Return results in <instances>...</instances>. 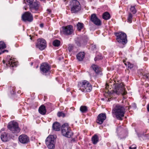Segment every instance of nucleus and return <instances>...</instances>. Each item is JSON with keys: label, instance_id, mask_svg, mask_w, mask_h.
Listing matches in <instances>:
<instances>
[{"label": "nucleus", "instance_id": "nucleus-1", "mask_svg": "<svg viewBox=\"0 0 149 149\" xmlns=\"http://www.w3.org/2000/svg\"><path fill=\"white\" fill-rule=\"evenodd\" d=\"M125 112V109L124 107L118 104L113 109L112 113L113 117L115 116L117 119L122 120Z\"/></svg>", "mask_w": 149, "mask_h": 149}, {"label": "nucleus", "instance_id": "nucleus-2", "mask_svg": "<svg viewBox=\"0 0 149 149\" xmlns=\"http://www.w3.org/2000/svg\"><path fill=\"white\" fill-rule=\"evenodd\" d=\"M79 90L84 93L90 92L92 89V85L87 81L82 80L78 82V84Z\"/></svg>", "mask_w": 149, "mask_h": 149}, {"label": "nucleus", "instance_id": "nucleus-3", "mask_svg": "<svg viewBox=\"0 0 149 149\" xmlns=\"http://www.w3.org/2000/svg\"><path fill=\"white\" fill-rule=\"evenodd\" d=\"M115 35L116 37V40L118 43L123 45H125L127 43V36L125 33L119 32L115 33Z\"/></svg>", "mask_w": 149, "mask_h": 149}, {"label": "nucleus", "instance_id": "nucleus-4", "mask_svg": "<svg viewBox=\"0 0 149 149\" xmlns=\"http://www.w3.org/2000/svg\"><path fill=\"white\" fill-rule=\"evenodd\" d=\"M8 128L13 133L17 134L20 131L18 123L14 121H11L8 123Z\"/></svg>", "mask_w": 149, "mask_h": 149}, {"label": "nucleus", "instance_id": "nucleus-5", "mask_svg": "<svg viewBox=\"0 0 149 149\" xmlns=\"http://www.w3.org/2000/svg\"><path fill=\"white\" fill-rule=\"evenodd\" d=\"M70 6L72 13H76L81 9V5L79 1L77 0L72 1Z\"/></svg>", "mask_w": 149, "mask_h": 149}, {"label": "nucleus", "instance_id": "nucleus-6", "mask_svg": "<svg viewBox=\"0 0 149 149\" xmlns=\"http://www.w3.org/2000/svg\"><path fill=\"white\" fill-rule=\"evenodd\" d=\"M56 139L53 135L49 136L45 140V143L48 148L50 149H54L55 147Z\"/></svg>", "mask_w": 149, "mask_h": 149}, {"label": "nucleus", "instance_id": "nucleus-7", "mask_svg": "<svg viewBox=\"0 0 149 149\" xmlns=\"http://www.w3.org/2000/svg\"><path fill=\"white\" fill-rule=\"evenodd\" d=\"M73 32V27L71 25L62 26V30H61V33L66 36H69L72 34Z\"/></svg>", "mask_w": 149, "mask_h": 149}, {"label": "nucleus", "instance_id": "nucleus-8", "mask_svg": "<svg viewBox=\"0 0 149 149\" xmlns=\"http://www.w3.org/2000/svg\"><path fill=\"white\" fill-rule=\"evenodd\" d=\"M113 91L118 95L121 94L123 95H126L127 93L124 87L121 84L116 85Z\"/></svg>", "mask_w": 149, "mask_h": 149}, {"label": "nucleus", "instance_id": "nucleus-9", "mask_svg": "<svg viewBox=\"0 0 149 149\" xmlns=\"http://www.w3.org/2000/svg\"><path fill=\"white\" fill-rule=\"evenodd\" d=\"M47 44L45 40L42 38L38 39L36 45V47L40 50H44L46 47Z\"/></svg>", "mask_w": 149, "mask_h": 149}, {"label": "nucleus", "instance_id": "nucleus-10", "mask_svg": "<svg viewBox=\"0 0 149 149\" xmlns=\"http://www.w3.org/2000/svg\"><path fill=\"white\" fill-rule=\"evenodd\" d=\"M22 19L24 22H31L33 19V15L29 12H25L22 15Z\"/></svg>", "mask_w": 149, "mask_h": 149}, {"label": "nucleus", "instance_id": "nucleus-11", "mask_svg": "<svg viewBox=\"0 0 149 149\" xmlns=\"http://www.w3.org/2000/svg\"><path fill=\"white\" fill-rule=\"evenodd\" d=\"M6 63L8 66L13 67L16 65L15 61L13 58L8 56L7 57Z\"/></svg>", "mask_w": 149, "mask_h": 149}, {"label": "nucleus", "instance_id": "nucleus-12", "mask_svg": "<svg viewBox=\"0 0 149 149\" xmlns=\"http://www.w3.org/2000/svg\"><path fill=\"white\" fill-rule=\"evenodd\" d=\"M91 21L95 25L100 26L101 24V22L97 17L95 14H93L91 16Z\"/></svg>", "mask_w": 149, "mask_h": 149}, {"label": "nucleus", "instance_id": "nucleus-13", "mask_svg": "<svg viewBox=\"0 0 149 149\" xmlns=\"http://www.w3.org/2000/svg\"><path fill=\"white\" fill-rule=\"evenodd\" d=\"M31 11L33 13H35L37 11L39 7V4L38 2H33L29 6Z\"/></svg>", "mask_w": 149, "mask_h": 149}, {"label": "nucleus", "instance_id": "nucleus-14", "mask_svg": "<svg viewBox=\"0 0 149 149\" xmlns=\"http://www.w3.org/2000/svg\"><path fill=\"white\" fill-rule=\"evenodd\" d=\"M97 123L99 125L102 124L106 118V114L105 113L100 114L97 116Z\"/></svg>", "mask_w": 149, "mask_h": 149}, {"label": "nucleus", "instance_id": "nucleus-15", "mask_svg": "<svg viewBox=\"0 0 149 149\" xmlns=\"http://www.w3.org/2000/svg\"><path fill=\"white\" fill-rule=\"evenodd\" d=\"M19 140L21 143L23 144L27 143L29 141V137L24 134L20 135L19 137Z\"/></svg>", "mask_w": 149, "mask_h": 149}, {"label": "nucleus", "instance_id": "nucleus-16", "mask_svg": "<svg viewBox=\"0 0 149 149\" xmlns=\"http://www.w3.org/2000/svg\"><path fill=\"white\" fill-rule=\"evenodd\" d=\"M50 66L47 63H43L40 66V70L44 73H47L50 69Z\"/></svg>", "mask_w": 149, "mask_h": 149}, {"label": "nucleus", "instance_id": "nucleus-17", "mask_svg": "<svg viewBox=\"0 0 149 149\" xmlns=\"http://www.w3.org/2000/svg\"><path fill=\"white\" fill-rule=\"evenodd\" d=\"M1 138L2 141L6 142L9 140L10 137L8 133L4 132L2 133Z\"/></svg>", "mask_w": 149, "mask_h": 149}, {"label": "nucleus", "instance_id": "nucleus-18", "mask_svg": "<svg viewBox=\"0 0 149 149\" xmlns=\"http://www.w3.org/2000/svg\"><path fill=\"white\" fill-rule=\"evenodd\" d=\"M69 127L67 123H65L62 125L61 127V133L63 136L65 134L68 130H69Z\"/></svg>", "mask_w": 149, "mask_h": 149}, {"label": "nucleus", "instance_id": "nucleus-19", "mask_svg": "<svg viewBox=\"0 0 149 149\" xmlns=\"http://www.w3.org/2000/svg\"><path fill=\"white\" fill-rule=\"evenodd\" d=\"M85 53L84 52H81L78 53L76 55L77 59L79 61H82L85 57Z\"/></svg>", "mask_w": 149, "mask_h": 149}, {"label": "nucleus", "instance_id": "nucleus-20", "mask_svg": "<svg viewBox=\"0 0 149 149\" xmlns=\"http://www.w3.org/2000/svg\"><path fill=\"white\" fill-rule=\"evenodd\" d=\"M61 125L60 124L57 122L54 123L52 125V128L53 130L56 131H59L60 130Z\"/></svg>", "mask_w": 149, "mask_h": 149}, {"label": "nucleus", "instance_id": "nucleus-21", "mask_svg": "<svg viewBox=\"0 0 149 149\" xmlns=\"http://www.w3.org/2000/svg\"><path fill=\"white\" fill-rule=\"evenodd\" d=\"M39 113L42 115H45L46 112L45 107L43 105H41L39 108Z\"/></svg>", "mask_w": 149, "mask_h": 149}, {"label": "nucleus", "instance_id": "nucleus-22", "mask_svg": "<svg viewBox=\"0 0 149 149\" xmlns=\"http://www.w3.org/2000/svg\"><path fill=\"white\" fill-rule=\"evenodd\" d=\"M92 67L97 74L100 73L101 71V68L96 65H92Z\"/></svg>", "mask_w": 149, "mask_h": 149}, {"label": "nucleus", "instance_id": "nucleus-23", "mask_svg": "<svg viewBox=\"0 0 149 149\" xmlns=\"http://www.w3.org/2000/svg\"><path fill=\"white\" fill-rule=\"evenodd\" d=\"M75 43L78 46H80L81 44H85V42L83 38H77L75 40Z\"/></svg>", "mask_w": 149, "mask_h": 149}, {"label": "nucleus", "instance_id": "nucleus-24", "mask_svg": "<svg viewBox=\"0 0 149 149\" xmlns=\"http://www.w3.org/2000/svg\"><path fill=\"white\" fill-rule=\"evenodd\" d=\"M91 140L94 144H96L99 141V138L98 136L95 134L92 137Z\"/></svg>", "mask_w": 149, "mask_h": 149}, {"label": "nucleus", "instance_id": "nucleus-25", "mask_svg": "<svg viewBox=\"0 0 149 149\" xmlns=\"http://www.w3.org/2000/svg\"><path fill=\"white\" fill-rule=\"evenodd\" d=\"M69 130H68V131L66 132L65 134L63 136L68 138L70 137L73 135V133L71 130L70 128L69 127Z\"/></svg>", "mask_w": 149, "mask_h": 149}, {"label": "nucleus", "instance_id": "nucleus-26", "mask_svg": "<svg viewBox=\"0 0 149 149\" xmlns=\"http://www.w3.org/2000/svg\"><path fill=\"white\" fill-rule=\"evenodd\" d=\"M110 17V15L109 13L107 12L104 13L102 15L103 18L106 20L109 19Z\"/></svg>", "mask_w": 149, "mask_h": 149}, {"label": "nucleus", "instance_id": "nucleus-27", "mask_svg": "<svg viewBox=\"0 0 149 149\" xmlns=\"http://www.w3.org/2000/svg\"><path fill=\"white\" fill-rule=\"evenodd\" d=\"M80 110L82 113H86L88 111V107L85 106H81L80 107Z\"/></svg>", "mask_w": 149, "mask_h": 149}, {"label": "nucleus", "instance_id": "nucleus-28", "mask_svg": "<svg viewBox=\"0 0 149 149\" xmlns=\"http://www.w3.org/2000/svg\"><path fill=\"white\" fill-rule=\"evenodd\" d=\"M77 29L79 31H81L84 27V24L82 23L79 22L77 24Z\"/></svg>", "mask_w": 149, "mask_h": 149}, {"label": "nucleus", "instance_id": "nucleus-29", "mask_svg": "<svg viewBox=\"0 0 149 149\" xmlns=\"http://www.w3.org/2000/svg\"><path fill=\"white\" fill-rule=\"evenodd\" d=\"M60 41L57 40H54L53 43V45L55 47H58L60 45Z\"/></svg>", "mask_w": 149, "mask_h": 149}, {"label": "nucleus", "instance_id": "nucleus-30", "mask_svg": "<svg viewBox=\"0 0 149 149\" xmlns=\"http://www.w3.org/2000/svg\"><path fill=\"white\" fill-rule=\"evenodd\" d=\"M133 17L132 15L130 13L128 14V17L127 19V22L129 23L132 22V19Z\"/></svg>", "mask_w": 149, "mask_h": 149}, {"label": "nucleus", "instance_id": "nucleus-31", "mask_svg": "<svg viewBox=\"0 0 149 149\" xmlns=\"http://www.w3.org/2000/svg\"><path fill=\"white\" fill-rule=\"evenodd\" d=\"M6 45L5 43L2 41L0 42V50L5 48Z\"/></svg>", "mask_w": 149, "mask_h": 149}, {"label": "nucleus", "instance_id": "nucleus-32", "mask_svg": "<svg viewBox=\"0 0 149 149\" xmlns=\"http://www.w3.org/2000/svg\"><path fill=\"white\" fill-rule=\"evenodd\" d=\"M130 10L133 14H135L136 12V10L134 6H131Z\"/></svg>", "mask_w": 149, "mask_h": 149}, {"label": "nucleus", "instance_id": "nucleus-33", "mask_svg": "<svg viewBox=\"0 0 149 149\" xmlns=\"http://www.w3.org/2000/svg\"><path fill=\"white\" fill-rule=\"evenodd\" d=\"M9 90L10 93L11 94H13L15 93V87L14 86H10L9 88Z\"/></svg>", "mask_w": 149, "mask_h": 149}, {"label": "nucleus", "instance_id": "nucleus-34", "mask_svg": "<svg viewBox=\"0 0 149 149\" xmlns=\"http://www.w3.org/2000/svg\"><path fill=\"white\" fill-rule=\"evenodd\" d=\"M34 0H24V3L28 4L29 6L33 2Z\"/></svg>", "mask_w": 149, "mask_h": 149}, {"label": "nucleus", "instance_id": "nucleus-35", "mask_svg": "<svg viewBox=\"0 0 149 149\" xmlns=\"http://www.w3.org/2000/svg\"><path fill=\"white\" fill-rule=\"evenodd\" d=\"M74 48V46L72 44H69L68 47V49L69 52H71L73 50Z\"/></svg>", "mask_w": 149, "mask_h": 149}, {"label": "nucleus", "instance_id": "nucleus-36", "mask_svg": "<svg viewBox=\"0 0 149 149\" xmlns=\"http://www.w3.org/2000/svg\"><path fill=\"white\" fill-rule=\"evenodd\" d=\"M102 58V57L101 56H96L94 58V60L95 61H97L98 60H100Z\"/></svg>", "mask_w": 149, "mask_h": 149}, {"label": "nucleus", "instance_id": "nucleus-37", "mask_svg": "<svg viewBox=\"0 0 149 149\" xmlns=\"http://www.w3.org/2000/svg\"><path fill=\"white\" fill-rule=\"evenodd\" d=\"M57 116L59 117L61 116H62L63 117H64L65 116V114L62 112H60L58 113Z\"/></svg>", "mask_w": 149, "mask_h": 149}, {"label": "nucleus", "instance_id": "nucleus-38", "mask_svg": "<svg viewBox=\"0 0 149 149\" xmlns=\"http://www.w3.org/2000/svg\"><path fill=\"white\" fill-rule=\"evenodd\" d=\"M127 63L128 65V68L130 69H131L133 67V65L130 63V62H128Z\"/></svg>", "mask_w": 149, "mask_h": 149}, {"label": "nucleus", "instance_id": "nucleus-39", "mask_svg": "<svg viewBox=\"0 0 149 149\" xmlns=\"http://www.w3.org/2000/svg\"><path fill=\"white\" fill-rule=\"evenodd\" d=\"M5 52H8V51L7 50H2V51H1L0 52V55L1 54H2L3 53Z\"/></svg>", "mask_w": 149, "mask_h": 149}, {"label": "nucleus", "instance_id": "nucleus-40", "mask_svg": "<svg viewBox=\"0 0 149 149\" xmlns=\"http://www.w3.org/2000/svg\"><path fill=\"white\" fill-rule=\"evenodd\" d=\"M92 49L93 50H94L95 49H96V46L95 45H92Z\"/></svg>", "mask_w": 149, "mask_h": 149}, {"label": "nucleus", "instance_id": "nucleus-41", "mask_svg": "<svg viewBox=\"0 0 149 149\" xmlns=\"http://www.w3.org/2000/svg\"><path fill=\"white\" fill-rule=\"evenodd\" d=\"M147 110L149 112V103L147 105Z\"/></svg>", "mask_w": 149, "mask_h": 149}, {"label": "nucleus", "instance_id": "nucleus-42", "mask_svg": "<svg viewBox=\"0 0 149 149\" xmlns=\"http://www.w3.org/2000/svg\"><path fill=\"white\" fill-rule=\"evenodd\" d=\"M47 11H48V12H49V13H51V10H50L49 9H47Z\"/></svg>", "mask_w": 149, "mask_h": 149}, {"label": "nucleus", "instance_id": "nucleus-43", "mask_svg": "<svg viewBox=\"0 0 149 149\" xmlns=\"http://www.w3.org/2000/svg\"><path fill=\"white\" fill-rule=\"evenodd\" d=\"M136 147H134L132 148V147L130 148V149H136Z\"/></svg>", "mask_w": 149, "mask_h": 149}, {"label": "nucleus", "instance_id": "nucleus-44", "mask_svg": "<svg viewBox=\"0 0 149 149\" xmlns=\"http://www.w3.org/2000/svg\"><path fill=\"white\" fill-rule=\"evenodd\" d=\"M40 26L41 28L43 27V24H40Z\"/></svg>", "mask_w": 149, "mask_h": 149}, {"label": "nucleus", "instance_id": "nucleus-45", "mask_svg": "<svg viewBox=\"0 0 149 149\" xmlns=\"http://www.w3.org/2000/svg\"><path fill=\"white\" fill-rule=\"evenodd\" d=\"M124 63L126 65H127V64L126 63H125L124 61Z\"/></svg>", "mask_w": 149, "mask_h": 149}, {"label": "nucleus", "instance_id": "nucleus-46", "mask_svg": "<svg viewBox=\"0 0 149 149\" xmlns=\"http://www.w3.org/2000/svg\"><path fill=\"white\" fill-rule=\"evenodd\" d=\"M145 77H146L147 79H148V76H146V75L145 76Z\"/></svg>", "mask_w": 149, "mask_h": 149}, {"label": "nucleus", "instance_id": "nucleus-47", "mask_svg": "<svg viewBox=\"0 0 149 149\" xmlns=\"http://www.w3.org/2000/svg\"><path fill=\"white\" fill-rule=\"evenodd\" d=\"M24 8L25 9V10H26V7H24Z\"/></svg>", "mask_w": 149, "mask_h": 149}, {"label": "nucleus", "instance_id": "nucleus-48", "mask_svg": "<svg viewBox=\"0 0 149 149\" xmlns=\"http://www.w3.org/2000/svg\"><path fill=\"white\" fill-rule=\"evenodd\" d=\"M40 0L41 1H43L44 2H45V0Z\"/></svg>", "mask_w": 149, "mask_h": 149}, {"label": "nucleus", "instance_id": "nucleus-49", "mask_svg": "<svg viewBox=\"0 0 149 149\" xmlns=\"http://www.w3.org/2000/svg\"><path fill=\"white\" fill-rule=\"evenodd\" d=\"M3 62L4 63H5V62H4V60H3Z\"/></svg>", "mask_w": 149, "mask_h": 149}, {"label": "nucleus", "instance_id": "nucleus-50", "mask_svg": "<svg viewBox=\"0 0 149 149\" xmlns=\"http://www.w3.org/2000/svg\"><path fill=\"white\" fill-rule=\"evenodd\" d=\"M119 128L118 127V129H119Z\"/></svg>", "mask_w": 149, "mask_h": 149}, {"label": "nucleus", "instance_id": "nucleus-51", "mask_svg": "<svg viewBox=\"0 0 149 149\" xmlns=\"http://www.w3.org/2000/svg\"><path fill=\"white\" fill-rule=\"evenodd\" d=\"M65 1L66 0H64Z\"/></svg>", "mask_w": 149, "mask_h": 149}]
</instances>
